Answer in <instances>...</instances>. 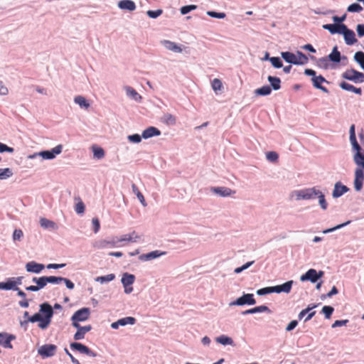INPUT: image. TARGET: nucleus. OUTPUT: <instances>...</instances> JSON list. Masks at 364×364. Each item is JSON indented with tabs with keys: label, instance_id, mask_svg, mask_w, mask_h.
<instances>
[{
	"label": "nucleus",
	"instance_id": "obj_1",
	"mask_svg": "<svg viewBox=\"0 0 364 364\" xmlns=\"http://www.w3.org/2000/svg\"><path fill=\"white\" fill-rule=\"evenodd\" d=\"M53 315V310L52 306L48 303H44L40 306V312L28 317V319L26 320V321L31 323L38 321V327L42 329H45L50 323Z\"/></svg>",
	"mask_w": 364,
	"mask_h": 364
},
{
	"label": "nucleus",
	"instance_id": "obj_2",
	"mask_svg": "<svg viewBox=\"0 0 364 364\" xmlns=\"http://www.w3.org/2000/svg\"><path fill=\"white\" fill-rule=\"evenodd\" d=\"M282 57L287 63L294 65H304L308 63L306 55L300 51H297L296 54L290 52H282Z\"/></svg>",
	"mask_w": 364,
	"mask_h": 364
},
{
	"label": "nucleus",
	"instance_id": "obj_3",
	"mask_svg": "<svg viewBox=\"0 0 364 364\" xmlns=\"http://www.w3.org/2000/svg\"><path fill=\"white\" fill-rule=\"evenodd\" d=\"M359 138L360 144H359L358 151L355 150L353 161L357 166L364 168V132L363 131L359 134Z\"/></svg>",
	"mask_w": 364,
	"mask_h": 364
},
{
	"label": "nucleus",
	"instance_id": "obj_4",
	"mask_svg": "<svg viewBox=\"0 0 364 364\" xmlns=\"http://www.w3.org/2000/svg\"><path fill=\"white\" fill-rule=\"evenodd\" d=\"M318 193H319V190L316 189L315 187L304 188L302 190L296 191L294 192L296 198L298 200L315 198L316 197V194Z\"/></svg>",
	"mask_w": 364,
	"mask_h": 364
},
{
	"label": "nucleus",
	"instance_id": "obj_5",
	"mask_svg": "<svg viewBox=\"0 0 364 364\" xmlns=\"http://www.w3.org/2000/svg\"><path fill=\"white\" fill-rule=\"evenodd\" d=\"M342 77L354 82H364V74L358 72L354 69H349L346 70L342 74Z\"/></svg>",
	"mask_w": 364,
	"mask_h": 364
},
{
	"label": "nucleus",
	"instance_id": "obj_6",
	"mask_svg": "<svg viewBox=\"0 0 364 364\" xmlns=\"http://www.w3.org/2000/svg\"><path fill=\"white\" fill-rule=\"evenodd\" d=\"M323 275V271L316 272L314 269H309L304 274L301 275L300 280L302 282L310 281L312 283H315L319 278Z\"/></svg>",
	"mask_w": 364,
	"mask_h": 364
},
{
	"label": "nucleus",
	"instance_id": "obj_7",
	"mask_svg": "<svg viewBox=\"0 0 364 364\" xmlns=\"http://www.w3.org/2000/svg\"><path fill=\"white\" fill-rule=\"evenodd\" d=\"M255 304L256 300L254 299V295L252 294H245L242 296L237 299L236 301H233L231 304L237 306H243L245 304L254 305Z\"/></svg>",
	"mask_w": 364,
	"mask_h": 364
},
{
	"label": "nucleus",
	"instance_id": "obj_8",
	"mask_svg": "<svg viewBox=\"0 0 364 364\" xmlns=\"http://www.w3.org/2000/svg\"><path fill=\"white\" fill-rule=\"evenodd\" d=\"M70 348L73 350L79 351L80 353L86 354L91 357L97 356V353L95 352L92 351L87 346L80 343H72L70 344Z\"/></svg>",
	"mask_w": 364,
	"mask_h": 364
},
{
	"label": "nucleus",
	"instance_id": "obj_9",
	"mask_svg": "<svg viewBox=\"0 0 364 364\" xmlns=\"http://www.w3.org/2000/svg\"><path fill=\"white\" fill-rule=\"evenodd\" d=\"M364 181V172L362 167L358 168L355 171L354 188L355 191H360L363 188Z\"/></svg>",
	"mask_w": 364,
	"mask_h": 364
},
{
	"label": "nucleus",
	"instance_id": "obj_10",
	"mask_svg": "<svg viewBox=\"0 0 364 364\" xmlns=\"http://www.w3.org/2000/svg\"><path fill=\"white\" fill-rule=\"evenodd\" d=\"M16 339V336L7 333H0V346L5 348H13L11 342Z\"/></svg>",
	"mask_w": 364,
	"mask_h": 364
},
{
	"label": "nucleus",
	"instance_id": "obj_11",
	"mask_svg": "<svg viewBox=\"0 0 364 364\" xmlns=\"http://www.w3.org/2000/svg\"><path fill=\"white\" fill-rule=\"evenodd\" d=\"M90 315V310L89 308H82L73 315L71 320H77L78 321H84L89 318Z\"/></svg>",
	"mask_w": 364,
	"mask_h": 364
},
{
	"label": "nucleus",
	"instance_id": "obj_12",
	"mask_svg": "<svg viewBox=\"0 0 364 364\" xmlns=\"http://www.w3.org/2000/svg\"><path fill=\"white\" fill-rule=\"evenodd\" d=\"M56 349V346L53 344H46L39 348L38 353L43 357H51L55 353Z\"/></svg>",
	"mask_w": 364,
	"mask_h": 364
},
{
	"label": "nucleus",
	"instance_id": "obj_13",
	"mask_svg": "<svg viewBox=\"0 0 364 364\" xmlns=\"http://www.w3.org/2000/svg\"><path fill=\"white\" fill-rule=\"evenodd\" d=\"M323 28L328 30L331 34H341L343 29H346V25L342 23L324 24Z\"/></svg>",
	"mask_w": 364,
	"mask_h": 364
},
{
	"label": "nucleus",
	"instance_id": "obj_14",
	"mask_svg": "<svg viewBox=\"0 0 364 364\" xmlns=\"http://www.w3.org/2000/svg\"><path fill=\"white\" fill-rule=\"evenodd\" d=\"M341 34L343 35L345 41L348 45H353L357 41L355 33L352 30L348 29L346 26V29H343Z\"/></svg>",
	"mask_w": 364,
	"mask_h": 364
},
{
	"label": "nucleus",
	"instance_id": "obj_15",
	"mask_svg": "<svg viewBox=\"0 0 364 364\" xmlns=\"http://www.w3.org/2000/svg\"><path fill=\"white\" fill-rule=\"evenodd\" d=\"M211 191L223 197L230 196L235 193V191L228 187H213L211 188Z\"/></svg>",
	"mask_w": 364,
	"mask_h": 364
},
{
	"label": "nucleus",
	"instance_id": "obj_16",
	"mask_svg": "<svg viewBox=\"0 0 364 364\" xmlns=\"http://www.w3.org/2000/svg\"><path fill=\"white\" fill-rule=\"evenodd\" d=\"M44 268L45 266L43 264H39L34 261L29 262L26 264L27 272L36 274L40 273Z\"/></svg>",
	"mask_w": 364,
	"mask_h": 364
},
{
	"label": "nucleus",
	"instance_id": "obj_17",
	"mask_svg": "<svg viewBox=\"0 0 364 364\" xmlns=\"http://www.w3.org/2000/svg\"><path fill=\"white\" fill-rule=\"evenodd\" d=\"M292 284L293 281L290 280L284 283L283 284L274 286L273 287L274 292L278 294L281 292L289 293L291 291Z\"/></svg>",
	"mask_w": 364,
	"mask_h": 364
},
{
	"label": "nucleus",
	"instance_id": "obj_18",
	"mask_svg": "<svg viewBox=\"0 0 364 364\" xmlns=\"http://www.w3.org/2000/svg\"><path fill=\"white\" fill-rule=\"evenodd\" d=\"M117 244L116 238H112L110 240H101L95 242V247L97 249H104L108 247H114Z\"/></svg>",
	"mask_w": 364,
	"mask_h": 364
},
{
	"label": "nucleus",
	"instance_id": "obj_19",
	"mask_svg": "<svg viewBox=\"0 0 364 364\" xmlns=\"http://www.w3.org/2000/svg\"><path fill=\"white\" fill-rule=\"evenodd\" d=\"M348 190L349 188L347 186L342 185L341 182H337L335 184L334 189L333 191V197L338 198L348 191Z\"/></svg>",
	"mask_w": 364,
	"mask_h": 364
},
{
	"label": "nucleus",
	"instance_id": "obj_20",
	"mask_svg": "<svg viewBox=\"0 0 364 364\" xmlns=\"http://www.w3.org/2000/svg\"><path fill=\"white\" fill-rule=\"evenodd\" d=\"M311 80L315 87L322 90L324 92H328V89L321 85L322 82H328L322 75L314 76L312 77Z\"/></svg>",
	"mask_w": 364,
	"mask_h": 364
},
{
	"label": "nucleus",
	"instance_id": "obj_21",
	"mask_svg": "<svg viewBox=\"0 0 364 364\" xmlns=\"http://www.w3.org/2000/svg\"><path fill=\"white\" fill-rule=\"evenodd\" d=\"M161 134V132L154 127H149L146 129L142 133V137L144 139H149L154 136H159Z\"/></svg>",
	"mask_w": 364,
	"mask_h": 364
},
{
	"label": "nucleus",
	"instance_id": "obj_22",
	"mask_svg": "<svg viewBox=\"0 0 364 364\" xmlns=\"http://www.w3.org/2000/svg\"><path fill=\"white\" fill-rule=\"evenodd\" d=\"M92 326L91 325L85 326L82 328H80L74 335V339L75 341L82 340L85 338V335L91 331Z\"/></svg>",
	"mask_w": 364,
	"mask_h": 364
},
{
	"label": "nucleus",
	"instance_id": "obj_23",
	"mask_svg": "<svg viewBox=\"0 0 364 364\" xmlns=\"http://www.w3.org/2000/svg\"><path fill=\"white\" fill-rule=\"evenodd\" d=\"M349 133H350V141L352 144L353 149L358 151L359 144L358 143V141L356 140L355 124H352L350 126Z\"/></svg>",
	"mask_w": 364,
	"mask_h": 364
},
{
	"label": "nucleus",
	"instance_id": "obj_24",
	"mask_svg": "<svg viewBox=\"0 0 364 364\" xmlns=\"http://www.w3.org/2000/svg\"><path fill=\"white\" fill-rule=\"evenodd\" d=\"M162 43L166 47V48L174 53H181L183 50L181 46H178L174 42L166 40L164 41Z\"/></svg>",
	"mask_w": 364,
	"mask_h": 364
},
{
	"label": "nucleus",
	"instance_id": "obj_25",
	"mask_svg": "<svg viewBox=\"0 0 364 364\" xmlns=\"http://www.w3.org/2000/svg\"><path fill=\"white\" fill-rule=\"evenodd\" d=\"M340 87L343 90H347V91H350V92H355V93H356L358 95H361L362 94L361 88L355 87L353 85H350V84H349L348 82H341Z\"/></svg>",
	"mask_w": 364,
	"mask_h": 364
},
{
	"label": "nucleus",
	"instance_id": "obj_26",
	"mask_svg": "<svg viewBox=\"0 0 364 364\" xmlns=\"http://www.w3.org/2000/svg\"><path fill=\"white\" fill-rule=\"evenodd\" d=\"M119 7L122 9L134 11L136 9V5L131 0H122L119 2Z\"/></svg>",
	"mask_w": 364,
	"mask_h": 364
},
{
	"label": "nucleus",
	"instance_id": "obj_27",
	"mask_svg": "<svg viewBox=\"0 0 364 364\" xmlns=\"http://www.w3.org/2000/svg\"><path fill=\"white\" fill-rule=\"evenodd\" d=\"M135 277L133 274L124 273L122 278V283L124 287L131 286L134 282Z\"/></svg>",
	"mask_w": 364,
	"mask_h": 364
},
{
	"label": "nucleus",
	"instance_id": "obj_28",
	"mask_svg": "<svg viewBox=\"0 0 364 364\" xmlns=\"http://www.w3.org/2000/svg\"><path fill=\"white\" fill-rule=\"evenodd\" d=\"M328 59L334 63H339L341 61V53L338 50L337 46H335L332 52L328 56Z\"/></svg>",
	"mask_w": 364,
	"mask_h": 364
},
{
	"label": "nucleus",
	"instance_id": "obj_29",
	"mask_svg": "<svg viewBox=\"0 0 364 364\" xmlns=\"http://www.w3.org/2000/svg\"><path fill=\"white\" fill-rule=\"evenodd\" d=\"M164 252H161L159 250H155L153 252H151L148 254L143 255L140 257L141 259H144L146 260H151L155 258L159 257V256L164 255Z\"/></svg>",
	"mask_w": 364,
	"mask_h": 364
},
{
	"label": "nucleus",
	"instance_id": "obj_30",
	"mask_svg": "<svg viewBox=\"0 0 364 364\" xmlns=\"http://www.w3.org/2000/svg\"><path fill=\"white\" fill-rule=\"evenodd\" d=\"M74 101L76 104L79 105L80 107L87 109L90 107V104L87 102V100L81 95L76 96Z\"/></svg>",
	"mask_w": 364,
	"mask_h": 364
},
{
	"label": "nucleus",
	"instance_id": "obj_31",
	"mask_svg": "<svg viewBox=\"0 0 364 364\" xmlns=\"http://www.w3.org/2000/svg\"><path fill=\"white\" fill-rule=\"evenodd\" d=\"M267 79L274 90H277L280 89L281 80L279 77L269 75Z\"/></svg>",
	"mask_w": 364,
	"mask_h": 364
},
{
	"label": "nucleus",
	"instance_id": "obj_32",
	"mask_svg": "<svg viewBox=\"0 0 364 364\" xmlns=\"http://www.w3.org/2000/svg\"><path fill=\"white\" fill-rule=\"evenodd\" d=\"M132 191L133 193L136 196V197L138 198V199L139 200L140 203L144 205L145 206L146 204V200H145V198L143 196V194L140 192V191L139 190L138 187L134 184L133 183L132 185Z\"/></svg>",
	"mask_w": 364,
	"mask_h": 364
},
{
	"label": "nucleus",
	"instance_id": "obj_33",
	"mask_svg": "<svg viewBox=\"0 0 364 364\" xmlns=\"http://www.w3.org/2000/svg\"><path fill=\"white\" fill-rule=\"evenodd\" d=\"M16 286V282H14V280H9L6 282H0V289H6V290H10V289H14Z\"/></svg>",
	"mask_w": 364,
	"mask_h": 364
},
{
	"label": "nucleus",
	"instance_id": "obj_34",
	"mask_svg": "<svg viewBox=\"0 0 364 364\" xmlns=\"http://www.w3.org/2000/svg\"><path fill=\"white\" fill-rule=\"evenodd\" d=\"M92 149L93 155H94L95 158H96L97 159H101L104 158L105 154V151L102 148L97 146H93L92 147Z\"/></svg>",
	"mask_w": 364,
	"mask_h": 364
},
{
	"label": "nucleus",
	"instance_id": "obj_35",
	"mask_svg": "<svg viewBox=\"0 0 364 364\" xmlns=\"http://www.w3.org/2000/svg\"><path fill=\"white\" fill-rule=\"evenodd\" d=\"M215 340L218 343L224 346L233 344L232 339L225 335H222L220 336L217 337Z\"/></svg>",
	"mask_w": 364,
	"mask_h": 364
},
{
	"label": "nucleus",
	"instance_id": "obj_36",
	"mask_svg": "<svg viewBox=\"0 0 364 364\" xmlns=\"http://www.w3.org/2000/svg\"><path fill=\"white\" fill-rule=\"evenodd\" d=\"M127 94L132 97L136 101H139L141 99V97L139 93L132 87H126Z\"/></svg>",
	"mask_w": 364,
	"mask_h": 364
},
{
	"label": "nucleus",
	"instance_id": "obj_37",
	"mask_svg": "<svg viewBox=\"0 0 364 364\" xmlns=\"http://www.w3.org/2000/svg\"><path fill=\"white\" fill-rule=\"evenodd\" d=\"M272 89L269 85L262 86L255 90V94L257 95H268L271 93Z\"/></svg>",
	"mask_w": 364,
	"mask_h": 364
},
{
	"label": "nucleus",
	"instance_id": "obj_38",
	"mask_svg": "<svg viewBox=\"0 0 364 364\" xmlns=\"http://www.w3.org/2000/svg\"><path fill=\"white\" fill-rule=\"evenodd\" d=\"M136 323V318L132 316H127L118 320L119 326H125L127 324L133 325Z\"/></svg>",
	"mask_w": 364,
	"mask_h": 364
},
{
	"label": "nucleus",
	"instance_id": "obj_39",
	"mask_svg": "<svg viewBox=\"0 0 364 364\" xmlns=\"http://www.w3.org/2000/svg\"><path fill=\"white\" fill-rule=\"evenodd\" d=\"M40 223L41 227L44 228L54 229L55 228V223L53 221L48 220L46 218H41L40 220Z\"/></svg>",
	"mask_w": 364,
	"mask_h": 364
},
{
	"label": "nucleus",
	"instance_id": "obj_40",
	"mask_svg": "<svg viewBox=\"0 0 364 364\" xmlns=\"http://www.w3.org/2000/svg\"><path fill=\"white\" fill-rule=\"evenodd\" d=\"M212 88L214 91H220L223 88V83L221 80L218 78H215L211 82Z\"/></svg>",
	"mask_w": 364,
	"mask_h": 364
},
{
	"label": "nucleus",
	"instance_id": "obj_41",
	"mask_svg": "<svg viewBox=\"0 0 364 364\" xmlns=\"http://www.w3.org/2000/svg\"><path fill=\"white\" fill-rule=\"evenodd\" d=\"M318 198V202L322 209L326 210L328 206V203L326 201L324 195L319 191V193L316 194Z\"/></svg>",
	"mask_w": 364,
	"mask_h": 364
},
{
	"label": "nucleus",
	"instance_id": "obj_42",
	"mask_svg": "<svg viewBox=\"0 0 364 364\" xmlns=\"http://www.w3.org/2000/svg\"><path fill=\"white\" fill-rule=\"evenodd\" d=\"M85 206L84 203L78 198V202L76 203L75 206V210L78 214H82L85 212Z\"/></svg>",
	"mask_w": 364,
	"mask_h": 364
},
{
	"label": "nucleus",
	"instance_id": "obj_43",
	"mask_svg": "<svg viewBox=\"0 0 364 364\" xmlns=\"http://www.w3.org/2000/svg\"><path fill=\"white\" fill-rule=\"evenodd\" d=\"M12 176V171L10 168H0V179H6Z\"/></svg>",
	"mask_w": 364,
	"mask_h": 364
},
{
	"label": "nucleus",
	"instance_id": "obj_44",
	"mask_svg": "<svg viewBox=\"0 0 364 364\" xmlns=\"http://www.w3.org/2000/svg\"><path fill=\"white\" fill-rule=\"evenodd\" d=\"M197 9L196 5H187L182 6L180 9L181 14L182 15L187 14L188 13L191 12V11L196 10Z\"/></svg>",
	"mask_w": 364,
	"mask_h": 364
},
{
	"label": "nucleus",
	"instance_id": "obj_45",
	"mask_svg": "<svg viewBox=\"0 0 364 364\" xmlns=\"http://www.w3.org/2000/svg\"><path fill=\"white\" fill-rule=\"evenodd\" d=\"M334 309L332 306H324L322 308V313L325 315L326 318H329L333 314Z\"/></svg>",
	"mask_w": 364,
	"mask_h": 364
},
{
	"label": "nucleus",
	"instance_id": "obj_46",
	"mask_svg": "<svg viewBox=\"0 0 364 364\" xmlns=\"http://www.w3.org/2000/svg\"><path fill=\"white\" fill-rule=\"evenodd\" d=\"M347 10L349 12H360L363 10V7L360 4L354 3L350 4Z\"/></svg>",
	"mask_w": 364,
	"mask_h": 364
},
{
	"label": "nucleus",
	"instance_id": "obj_47",
	"mask_svg": "<svg viewBox=\"0 0 364 364\" xmlns=\"http://www.w3.org/2000/svg\"><path fill=\"white\" fill-rule=\"evenodd\" d=\"M269 60L272 65L276 68H280L282 67V63L279 58L278 57H272L269 58Z\"/></svg>",
	"mask_w": 364,
	"mask_h": 364
},
{
	"label": "nucleus",
	"instance_id": "obj_48",
	"mask_svg": "<svg viewBox=\"0 0 364 364\" xmlns=\"http://www.w3.org/2000/svg\"><path fill=\"white\" fill-rule=\"evenodd\" d=\"M46 279L47 282L51 284H60L63 282V277H60L50 276L46 277Z\"/></svg>",
	"mask_w": 364,
	"mask_h": 364
},
{
	"label": "nucleus",
	"instance_id": "obj_49",
	"mask_svg": "<svg viewBox=\"0 0 364 364\" xmlns=\"http://www.w3.org/2000/svg\"><path fill=\"white\" fill-rule=\"evenodd\" d=\"M267 159L272 162L277 161L279 156L275 151H269L266 154Z\"/></svg>",
	"mask_w": 364,
	"mask_h": 364
},
{
	"label": "nucleus",
	"instance_id": "obj_50",
	"mask_svg": "<svg viewBox=\"0 0 364 364\" xmlns=\"http://www.w3.org/2000/svg\"><path fill=\"white\" fill-rule=\"evenodd\" d=\"M355 60L360 65L364 62V53L362 51L356 52L354 55Z\"/></svg>",
	"mask_w": 364,
	"mask_h": 364
},
{
	"label": "nucleus",
	"instance_id": "obj_51",
	"mask_svg": "<svg viewBox=\"0 0 364 364\" xmlns=\"http://www.w3.org/2000/svg\"><path fill=\"white\" fill-rule=\"evenodd\" d=\"M207 14L210 17L217 18H224L226 16L225 13H218L213 11H208Z\"/></svg>",
	"mask_w": 364,
	"mask_h": 364
},
{
	"label": "nucleus",
	"instance_id": "obj_52",
	"mask_svg": "<svg viewBox=\"0 0 364 364\" xmlns=\"http://www.w3.org/2000/svg\"><path fill=\"white\" fill-rule=\"evenodd\" d=\"M39 154L45 159H53L55 158V154L51 151H43Z\"/></svg>",
	"mask_w": 364,
	"mask_h": 364
},
{
	"label": "nucleus",
	"instance_id": "obj_53",
	"mask_svg": "<svg viewBox=\"0 0 364 364\" xmlns=\"http://www.w3.org/2000/svg\"><path fill=\"white\" fill-rule=\"evenodd\" d=\"M47 284H48V282H47L46 277H41L38 279V284L36 286H37L38 290H40L41 289H43V287H45L47 285Z\"/></svg>",
	"mask_w": 364,
	"mask_h": 364
},
{
	"label": "nucleus",
	"instance_id": "obj_54",
	"mask_svg": "<svg viewBox=\"0 0 364 364\" xmlns=\"http://www.w3.org/2000/svg\"><path fill=\"white\" fill-rule=\"evenodd\" d=\"M163 11L161 9H157L156 11H151L149 10L147 11V15L149 17L151 18H156L158 16H159L161 14H162Z\"/></svg>",
	"mask_w": 364,
	"mask_h": 364
},
{
	"label": "nucleus",
	"instance_id": "obj_55",
	"mask_svg": "<svg viewBox=\"0 0 364 364\" xmlns=\"http://www.w3.org/2000/svg\"><path fill=\"white\" fill-rule=\"evenodd\" d=\"M273 292H274L273 287H265V288H262V289L257 290V294L258 295H264V294H270V293H273Z\"/></svg>",
	"mask_w": 364,
	"mask_h": 364
},
{
	"label": "nucleus",
	"instance_id": "obj_56",
	"mask_svg": "<svg viewBox=\"0 0 364 364\" xmlns=\"http://www.w3.org/2000/svg\"><path fill=\"white\" fill-rule=\"evenodd\" d=\"M350 223V221H347L344 223H342V224H340V225H338L332 228H329V229H326L325 230L323 231V233L324 234H326V233H328V232H331L336 230H338V229H340L346 225H347L348 224H349Z\"/></svg>",
	"mask_w": 364,
	"mask_h": 364
},
{
	"label": "nucleus",
	"instance_id": "obj_57",
	"mask_svg": "<svg viewBox=\"0 0 364 364\" xmlns=\"http://www.w3.org/2000/svg\"><path fill=\"white\" fill-rule=\"evenodd\" d=\"M254 263V261H252V262H247L246 264H245L244 265H242V267H237L235 269V272L236 274H239L240 272H242L243 270L247 269L249 267H250L252 264Z\"/></svg>",
	"mask_w": 364,
	"mask_h": 364
},
{
	"label": "nucleus",
	"instance_id": "obj_58",
	"mask_svg": "<svg viewBox=\"0 0 364 364\" xmlns=\"http://www.w3.org/2000/svg\"><path fill=\"white\" fill-rule=\"evenodd\" d=\"M5 151L9 152V153H13L14 151V148L9 147L7 145L0 142V152L3 153Z\"/></svg>",
	"mask_w": 364,
	"mask_h": 364
},
{
	"label": "nucleus",
	"instance_id": "obj_59",
	"mask_svg": "<svg viewBox=\"0 0 364 364\" xmlns=\"http://www.w3.org/2000/svg\"><path fill=\"white\" fill-rule=\"evenodd\" d=\"M9 94L8 87L4 84L3 81L0 80V95L5 96Z\"/></svg>",
	"mask_w": 364,
	"mask_h": 364
},
{
	"label": "nucleus",
	"instance_id": "obj_60",
	"mask_svg": "<svg viewBox=\"0 0 364 364\" xmlns=\"http://www.w3.org/2000/svg\"><path fill=\"white\" fill-rule=\"evenodd\" d=\"M23 234L21 230L16 229L14 231L13 233V239L14 240H20L21 237H23Z\"/></svg>",
	"mask_w": 364,
	"mask_h": 364
},
{
	"label": "nucleus",
	"instance_id": "obj_61",
	"mask_svg": "<svg viewBox=\"0 0 364 364\" xmlns=\"http://www.w3.org/2000/svg\"><path fill=\"white\" fill-rule=\"evenodd\" d=\"M114 274H107L106 276H104V277H98L97 278V281H101L102 282H110L112 280H113L114 279Z\"/></svg>",
	"mask_w": 364,
	"mask_h": 364
},
{
	"label": "nucleus",
	"instance_id": "obj_62",
	"mask_svg": "<svg viewBox=\"0 0 364 364\" xmlns=\"http://www.w3.org/2000/svg\"><path fill=\"white\" fill-rule=\"evenodd\" d=\"M117 243L122 242H132V237H130L129 234H126L122 235L120 238H116Z\"/></svg>",
	"mask_w": 364,
	"mask_h": 364
},
{
	"label": "nucleus",
	"instance_id": "obj_63",
	"mask_svg": "<svg viewBox=\"0 0 364 364\" xmlns=\"http://www.w3.org/2000/svg\"><path fill=\"white\" fill-rule=\"evenodd\" d=\"M128 139L130 141L133 142V143H139L141 140V136L137 134H133V135H129L128 136Z\"/></svg>",
	"mask_w": 364,
	"mask_h": 364
},
{
	"label": "nucleus",
	"instance_id": "obj_64",
	"mask_svg": "<svg viewBox=\"0 0 364 364\" xmlns=\"http://www.w3.org/2000/svg\"><path fill=\"white\" fill-rule=\"evenodd\" d=\"M92 223L93 225L94 232H97L100 228L99 220L97 218H92Z\"/></svg>",
	"mask_w": 364,
	"mask_h": 364
}]
</instances>
